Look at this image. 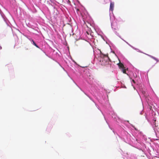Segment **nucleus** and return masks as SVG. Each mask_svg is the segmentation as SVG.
I'll return each instance as SVG.
<instances>
[{"label":"nucleus","mask_w":159,"mask_h":159,"mask_svg":"<svg viewBox=\"0 0 159 159\" xmlns=\"http://www.w3.org/2000/svg\"><path fill=\"white\" fill-rule=\"evenodd\" d=\"M32 41H33V43L34 45H35L36 47H37L39 48L38 46L35 43V42L33 40H32Z\"/></svg>","instance_id":"nucleus-5"},{"label":"nucleus","mask_w":159,"mask_h":159,"mask_svg":"<svg viewBox=\"0 0 159 159\" xmlns=\"http://www.w3.org/2000/svg\"><path fill=\"white\" fill-rule=\"evenodd\" d=\"M100 51V52H101V54L102 55H103V54L102 53V52H101V51Z\"/></svg>","instance_id":"nucleus-8"},{"label":"nucleus","mask_w":159,"mask_h":159,"mask_svg":"<svg viewBox=\"0 0 159 159\" xmlns=\"http://www.w3.org/2000/svg\"><path fill=\"white\" fill-rule=\"evenodd\" d=\"M114 7V3L113 2H111L110 4V10L112 11Z\"/></svg>","instance_id":"nucleus-1"},{"label":"nucleus","mask_w":159,"mask_h":159,"mask_svg":"<svg viewBox=\"0 0 159 159\" xmlns=\"http://www.w3.org/2000/svg\"><path fill=\"white\" fill-rule=\"evenodd\" d=\"M121 69V71H122L123 73L126 74V70H128V68L125 69V68H123Z\"/></svg>","instance_id":"nucleus-3"},{"label":"nucleus","mask_w":159,"mask_h":159,"mask_svg":"<svg viewBox=\"0 0 159 159\" xmlns=\"http://www.w3.org/2000/svg\"><path fill=\"white\" fill-rule=\"evenodd\" d=\"M2 47H0V49H2Z\"/></svg>","instance_id":"nucleus-9"},{"label":"nucleus","mask_w":159,"mask_h":159,"mask_svg":"<svg viewBox=\"0 0 159 159\" xmlns=\"http://www.w3.org/2000/svg\"><path fill=\"white\" fill-rule=\"evenodd\" d=\"M132 81H133L134 83H135V82L134 80H132Z\"/></svg>","instance_id":"nucleus-7"},{"label":"nucleus","mask_w":159,"mask_h":159,"mask_svg":"<svg viewBox=\"0 0 159 159\" xmlns=\"http://www.w3.org/2000/svg\"><path fill=\"white\" fill-rule=\"evenodd\" d=\"M105 57H108V55H103Z\"/></svg>","instance_id":"nucleus-6"},{"label":"nucleus","mask_w":159,"mask_h":159,"mask_svg":"<svg viewBox=\"0 0 159 159\" xmlns=\"http://www.w3.org/2000/svg\"><path fill=\"white\" fill-rule=\"evenodd\" d=\"M150 56L152 59L155 60V61H157V62L158 61V60L157 58H156L155 57H153L152 56Z\"/></svg>","instance_id":"nucleus-4"},{"label":"nucleus","mask_w":159,"mask_h":159,"mask_svg":"<svg viewBox=\"0 0 159 159\" xmlns=\"http://www.w3.org/2000/svg\"><path fill=\"white\" fill-rule=\"evenodd\" d=\"M118 65L120 69H122L125 68L124 65L122 63L120 62L118 64Z\"/></svg>","instance_id":"nucleus-2"}]
</instances>
